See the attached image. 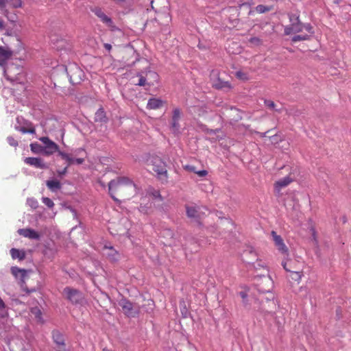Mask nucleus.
Segmentation results:
<instances>
[{"label":"nucleus","instance_id":"f257e3e1","mask_svg":"<svg viewBox=\"0 0 351 351\" xmlns=\"http://www.w3.org/2000/svg\"><path fill=\"white\" fill-rule=\"evenodd\" d=\"M276 301L273 293L269 294V297L256 300L254 305V311L272 316L276 314Z\"/></svg>","mask_w":351,"mask_h":351},{"label":"nucleus","instance_id":"f03ea898","mask_svg":"<svg viewBox=\"0 0 351 351\" xmlns=\"http://www.w3.org/2000/svg\"><path fill=\"white\" fill-rule=\"evenodd\" d=\"M134 185L133 182L128 177H118L117 179L112 180L108 183V192L110 197L115 201L119 200L115 197L117 193L123 192L126 186H132Z\"/></svg>","mask_w":351,"mask_h":351},{"label":"nucleus","instance_id":"7ed1b4c3","mask_svg":"<svg viewBox=\"0 0 351 351\" xmlns=\"http://www.w3.org/2000/svg\"><path fill=\"white\" fill-rule=\"evenodd\" d=\"M61 67L66 73L69 82L73 85L80 84L84 79V71L76 63H69Z\"/></svg>","mask_w":351,"mask_h":351},{"label":"nucleus","instance_id":"20e7f679","mask_svg":"<svg viewBox=\"0 0 351 351\" xmlns=\"http://www.w3.org/2000/svg\"><path fill=\"white\" fill-rule=\"evenodd\" d=\"M151 165L152 166V170L155 173L157 179L162 183L167 182L168 173L166 162L158 156H152Z\"/></svg>","mask_w":351,"mask_h":351},{"label":"nucleus","instance_id":"39448f33","mask_svg":"<svg viewBox=\"0 0 351 351\" xmlns=\"http://www.w3.org/2000/svg\"><path fill=\"white\" fill-rule=\"evenodd\" d=\"M118 304L121 307L123 313L129 318H135L140 314V306L136 303L132 302L127 298L122 296L118 301Z\"/></svg>","mask_w":351,"mask_h":351},{"label":"nucleus","instance_id":"423d86ee","mask_svg":"<svg viewBox=\"0 0 351 351\" xmlns=\"http://www.w3.org/2000/svg\"><path fill=\"white\" fill-rule=\"evenodd\" d=\"M254 286L259 293H271L274 287V282L269 275L260 274L254 276Z\"/></svg>","mask_w":351,"mask_h":351},{"label":"nucleus","instance_id":"0eeeda50","mask_svg":"<svg viewBox=\"0 0 351 351\" xmlns=\"http://www.w3.org/2000/svg\"><path fill=\"white\" fill-rule=\"evenodd\" d=\"M62 294L65 299L73 305L82 304L84 299L83 293L81 291L71 287H64Z\"/></svg>","mask_w":351,"mask_h":351},{"label":"nucleus","instance_id":"6e6552de","mask_svg":"<svg viewBox=\"0 0 351 351\" xmlns=\"http://www.w3.org/2000/svg\"><path fill=\"white\" fill-rule=\"evenodd\" d=\"M39 140L44 144L43 147L45 156H49L56 152H58V154L60 152L59 145L48 136H42Z\"/></svg>","mask_w":351,"mask_h":351},{"label":"nucleus","instance_id":"1a4fd4ad","mask_svg":"<svg viewBox=\"0 0 351 351\" xmlns=\"http://www.w3.org/2000/svg\"><path fill=\"white\" fill-rule=\"evenodd\" d=\"M91 12L94 13L107 27L110 28L112 31H114L118 28L114 25L112 19L107 16L99 7H94L90 9Z\"/></svg>","mask_w":351,"mask_h":351},{"label":"nucleus","instance_id":"9d476101","mask_svg":"<svg viewBox=\"0 0 351 351\" xmlns=\"http://www.w3.org/2000/svg\"><path fill=\"white\" fill-rule=\"evenodd\" d=\"M52 339L57 351H67L64 335L58 330H52Z\"/></svg>","mask_w":351,"mask_h":351},{"label":"nucleus","instance_id":"9b49d317","mask_svg":"<svg viewBox=\"0 0 351 351\" xmlns=\"http://www.w3.org/2000/svg\"><path fill=\"white\" fill-rule=\"evenodd\" d=\"M186 215L190 218L193 219L199 227L203 226V223L201 221V217L199 212V208L195 206H190L185 204Z\"/></svg>","mask_w":351,"mask_h":351},{"label":"nucleus","instance_id":"f8f14e48","mask_svg":"<svg viewBox=\"0 0 351 351\" xmlns=\"http://www.w3.org/2000/svg\"><path fill=\"white\" fill-rule=\"evenodd\" d=\"M247 254H250V255L253 256V258L252 260H249L247 258L244 259V262H245L249 265V267H248L249 269H254L256 270L261 267H264V265L261 263V261L257 262L258 261L257 254L255 252V251L253 250L252 247H248V249L246 250V252H245V256H246Z\"/></svg>","mask_w":351,"mask_h":351},{"label":"nucleus","instance_id":"ddd939ff","mask_svg":"<svg viewBox=\"0 0 351 351\" xmlns=\"http://www.w3.org/2000/svg\"><path fill=\"white\" fill-rule=\"evenodd\" d=\"M21 68L14 65L9 66L5 71L8 80L16 84H21Z\"/></svg>","mask_w":351,"mask_h":351},{"label":"nucleus","instance_id":"4468645a","mask_svg":"<svg viewBox=\"0 0 351 351\" xmlns=\"http://www.w3.org/2000/svg\"><path fill=\"white\" fill-rule=\"evenodd\" d=\"M271 235L273 238L275 246L277 250L284 255H288V248L284 243V241L280 235L277 234L276 232L272 230Z\"/></svg>","mask_w":351,"mask_h":351},{"label":"nucleus","instance_id":"2eb2a0df","mask_svg":"<svg viewBox=\"0 0 351 351\" xmlns=\"http://www.w3.org/2000/svg\"><path fill=\"white\" fill-rule=\"evenodd\" d=\"M58 156L61 157L62 160H64L67 162V168L74 164L82 165L84 162V158H75L73 157L71 154L66 153L63 151L59 152Z\"/></svg>","mask_w":351,"mask_h":351},{"label":"nucleus","instance_id":"dca6fc26","mask_svg":"<svg viewBox=\"0 0 351 351\" xmlns=\"http://www.w3.org/2000/svg\"><path fill=\"white\" fill-rule=\"evenodd\" d=\"M43 237V234L32 228H23V237L28 238L30 240L40 241Z\"/></svg>","mask_w":351,"mask_h":351},{"label":"nucleus","instance_id":"f3484780","mask_svg":"<svg viewBox=\"0 0 351 351\" xmlns=\"http://www.w3.org/2000/svg\"><path fill=\"white\" fill-rule=\"evenodd\" d=\"M24 161L36 168H39L41 169H49V165L43 162V160L41 158L38 157H27Z\"/></svg>","mask_w":351,"mask_h":351},{"label":"nucleus","instance_id":"a211bd4d","mask_svg":"<svg viewBox=\"0 0 351 351\" xmlns=\"http://www.w3.org/2000/svg\"><path fill=\"white\" fill-rule=\"evenodd\" d=\"M213 87L219 90H223L224 92H228L232 88V86L228 81L222 80L219 76L214 82Z\"/></svg>","mask_w":351,"mask_h":351},{"label":"nucleus","instance_id":"6ab92c4d","mask_svg":"<svg viewBox=\"0 0 351 351\" xmlns=\"http://www.w3.org/2000/svg\"><path fill=\"white\" fill-rule=\"evenodd\" d=\"M56 252L57 250L55 247L53 242H45V243H44L42 253L46 258L53 259Z\"/></svg>","mask_w":351,"mask_h":351},{"label":"nucleus","instance_id":"aec40b11","mask_svg":"<svg viewBox=\"0 0 351 351\" xmlns=\"http://www.w3.org/2000/svg\"><path fill=\"white\" fill-rule=\"evenodd\" d=\"M145 72L147 80V86H152L158 83L159 75L156 72L150 70L149 68L145 69Z\"/></svg>","mask_w":351,"mask_h":351},{"label":"nucleus","instance_id":"412c9836","mask_svg":"<svg viewBox=\"0 0 351 351\" xmlns=\"http://www.w3.org/2000/svg\"><path fill=\"white\" fill-rule=\"evenodd\" d=\"M303 30V23L302 22L295 23V24H290L285 27L284 34L285 35H290L291 34H295L302 32Z\"/></svg>","mask_w":351,"mask_h":351},{"label":"nucleus","instance_id":"4be33fe9","mask_svg":"<svg viewBox=\"0 0 351 351\" xmlns=\"http://www.w3.org/2000/svg\"><path fill=\"white\" fill-rule=\"evenodd\" d=\"M165 101L160 98L152 97L147 104V108L149 110H156L162 108Z\"/></svg>","mask_w":351,"mask_h":351},{"label":"nucleus","instance_id":"5701e85b","mask_svg":"<svg viewBox=\"0 0 351 351\" xmlns=\"http://www.w3.org/2000/svg\"><path fill=\"white\" fill-rule=\"evenodd\" d=\"M95 122H99L101 123H107L108 118L103 107H100L95 114Z\"/></svg>","mask_w":351,"mask_h":351},{"label":"nucleus","instance_id":"b1692460","mask_svg":"<svg viewBox=\"0 0 351 351\" xmlns=\"http://www.w3.org/2000/svg\"><path fill=\"white\" fill-rule=\"evenodd\" d=\"M12 55V52L10 50L3 47H0V65H4Z\"/></svg>","mask_w":351,"mask_h":351},{"label":"nucleus","instance_id":"393cba45","mask_svg":"<svg viewBox=\"0 0 351 351\" xmlns=\"http://www.w3.org/2000/svg\"><path fill=\"white\" fill-rule=\"evenodd\" d=\"M292 181L293 180L289 176L282 178L275 182V189L279 191L282 188L288 186Z\"/></svg>","mask_w":351,"mask_h":351},{"label":"nucleus","instance_id":"a878e982","mask_svg":"<svg viewBox=\"0 0 351 351\" xmlns=\"http://www.w3.org/2000/svg\"><path fill=\"white\" fill-rule=\"evenodd\" d=\"M47 188L52 192H56L62 187L61 182L57 179H51L46 181Z\"/></svg>","mask_w":351,"mask_h":351},{"label":"nucleus","instance_id":"bb28decb","mask_svg":"<svg viewBox=\"0 0 351 351\" xmlns=\"http://www.w3.org/2000/svg\"><path fill=\"white\" fill-rule=\"evenodd\" d=\"M23 134H35L34 125L29 121L23 119Z\"/></svg>","mask_w":351,"mask_h":351},{"label":"nucleus","instance_id":"cd10ccee","mask_svg":"<svg viewBox=\"0 0 351 351\" xmlns=\"http://www.w3.org/2000/svg\"><path fill=\"white\" fill-rule=\"evenodd\" d=\"M179 306L182 318H187L188 317H190L193 320V318L191 315V313L188 310L186 302L184 300H181L180 301Z\"/></svg>","mask_w":351,"mask_h":351},{"label":"nucleus","instance_id":"c85d7f7f","mask_svg":"<svg viewBox=\"0 0 351 351\" xmlns=\"http://www.w3.org/2000/svg\"><path fill=\"white\" fill-rule=\"evenodd\" d=\"M30 313L34 316L35 319L38 322L41 324L44 323V319L42 317V312L39 307L34 306L30 308Z\"/></svg>","mask_w":351,"mask_h":351},{"label":"nucleus","instance_id":"c756f323","mask_svg":"<svg viewBox=\"0 0 351 351\" xmlns=\"http://www.w3.org/2000/svg\"><path fill=\"white\" fill-rule=\"evenodd\" d=\"M110 252L108 253V258L111 263H117L120 258V254L116 251L113 247H110Z\"/></svg>","mask_w":351,"mask_h":351},{"label":"nucleus","instance_id":"7c9ffc66","mask_svg":"<svg viewBox=\"0 0 351 351\" xmlns=\"http://www.w3.org/2000/svg\"><path fill=\"white\" fill-rule=\"evenodd\" d=\"M117 5L124 8H130L134 3V0H112Z\"/></svg>","mask_w":351,"mask_h":351},{"label":"nucleus","instance_id":"2f4dec72","mask_svg":"<svg viewBox=\"0 0 351 351\" xmlns=\"http://www.w3.org/2000/svg\"><path fill=\"white\" fill-rule=\"evenodd\" d=\"M136 76L139 77L138 82L136 84V85L139 86H145L146 85H147V80L145 75V69L137 72Z\"/></svg>","mask_w":351,"mask_h":351},{"label":"nucleus","instance_id":"473e14b6","mask_svg":"<svg viewBox=\"0 0 351 351\" xmlns=\"http://www.w3.org/2000/svg\"><path fill=\"white\" fill-rule=\"evenodd\" d=\"M31 151L36 154L44 156V149L43 145L38 143H32L30 144Z\"/></svg>","mask_w":351,"mask_h":351},{"label":"nucleus","instance_id":"72a5a7b5","mask_svg":"<svg viewBox=\"0 0 351 351\" xmlns=\"http://www.w3.org/2000/svg\"><path fill=\"white\" fill-rule=\"evenodd\" d=\"M311 36V35H308V34L295 35L291 38V41L292 43H296V42L302 41V40H310Z\"/></svg>","mask_w":351,"mask_h":351},{"label":"nucleus","instance_id":"f704fd0d","mask_svg":"<svg viewBox=\"0 0 351 351\" xmlns=\"http://www.w3.org/2000/svg\"><path fill=\"white\" fill-rule=\"evenodd\" d=\"M271 9H272L271 6H267V5H264L262 4L258 5L255 8L256 11L259 14H263V13L269 12L270 10H271Z\"/></svg>","mask_w":351,"mask_h":351},{"label":"nucleus","instance_id":"c9c22d12","mask_svg":"<svg viewBox=\"0 0 351 351\" xmlns=\"http://www.w3.org/2000/svg\"><path fill=\"white\" fill-rule=\"evenodd\" d=\"M12 274L16 278L22 280V269L17 267H11Z\"/></svg>","mask_w":351,"mask_h":351},{"label":"nucleus","instance_id":"e433bc0d","mask_svg":"<svg viewBox=\"0 0 351 351\" xmlns=\"http://www.w3.org/2000/svg\"><path fill=\"white\" fill-rule=\"evenodd\" d=\"M264 104H265V106H267L268 108H269L272 110H274L276 112H281V109L276 108V104L273 101L269 100V99H265L264 101Z\"/></svg>","mask_w":351,"mask_h":351},{"label":"nucleus","instance_id":"4c0bfd02","mask_svg":"<svg viewBox=\"0 0 351 351\" xmlns=\"http://www.w3.org/2000/svg\"><path fill=\"white\" fill-rule=\"evenodd\" d=\"M288 16L291 24H295L301 22L300 19V15L298 14L289 13L288 14Z\"/></svg>","mask_w":351,"mask_h":351},{"label":"nucleus","instance_id":"58836bf2","mask_svg":"<svg viewBox=\"0 0 351 351\" xmlns=\"http://www.w3.org/2000/svg\"><path fill=\"white\" fill-rule=\"evenodd\" d=\"M235 76L237 77V78L243 81H247L249 80L247 73L243 72L241 71H237L235 73Z\"/></svg>","mask_w":351,"mask_h":351},{"label":"nucleus","instance_id":"ea45409f","mask_svg":"<svg viewBox=\"0 0 351 351\" xmlns=\"http://www.w3.org/2000/svg\"><path fill=\"white\" fill-rule=\"evenodd\" d=\"M27 204L33 209H36L38 207V202L34 198H27Z\"/></svg>","mask_w":351,"mask_h":351},{"label":"nucleus","instance_id":"a19ab883","mask_svg":"<svg viewBox=\"0 0 351 351\" xmlns=\"http://www.w3.org/2000/svg\"><path fill=\"white\" fill-rule=\"evenodd\" d=\"M41 199L43 203L45 204L49 208L52 209V208L54 206L53 202L49 197H43Z\"/></svg>","mask_w":351,"mask_h":351},{"label":"nucleus","instance_id":"79ce46f5","mask_svg":"<svg viewBox=\"0 0 351 351\" xmlns=\"http://www.w3.org/2000/svg\"><path fill=\"white\" fill-rule=\"evenodd\" d=\"M10 254L12 256V258L13 259L19 258V260L22 259V255L21 254L19 250L15 248H12L10 250Z\"/></svg>","mask_w":351,"mask_h":351},{"label":"nucleus","instance_id":"37998d69","mask_svg":"<svg viewBox=\"0 0 351 351\" xmlns=\"http://www.w3.org/2000/svg\"><path fill=\"white\" fill-rule=\"evenodd\" d=\"M239 295L241 297V298L243 300L242 302H243V306L245 308H247L248 304H249L248 300H247V293L245 291H240Z\"/></svg>","mask_w":351,"mask_h":351},{"label":"nucleus","instance_id":"c03bdc74","mask_svg":"<svg viewBox=\"0 0 351 351\" xmlns=\"http://www.w3.org/2000/svg\"><path fill=\"white\" fill-rule=\"evenodd\" d=\"M8 5L12 6L13 8H19L21 6V0H7Z\"/></svg>","mask_w":351,"mask_h":351},{"label":"nucleus","instance_id":"a18cd8bd","mask_svg":"<svg viewBox=\"0 0 351 351\" xmlns=\"http://www.w3.org/2000/svg\"><path fill=\"white\" fill-rule=\"evenodd\" d=\"M181 111L180 108H175L173 110V115L171 120L179 121L180 119Z\"/></svg>","mask_w":351,"mask_h":351},{"label":"nucleus","instance_id":"49530a36","mask_svg":"<svg viewBox=\"0 0 351 351\" xmlns=\"http://www.w3.org/2000/svg\"><path fill=\"white\" fill-rule=\"evenodd\" d=\"M306 29L311 35L314 34L315 32L313 26L310 23H303V29Z\"/></svg>","mask_w":351,"mask_h":351},{"label":"nucleus","instance_id":"de8ad7c7","mask_svg":"<svg viewBox=\"0 0 351 351\" xmlns=\"http://www.w3.org/2000/svg\"><path fill=\"white\" fill-rule=\"evenodd\" d=\"M23 49L25 53V58H31L34 56V51H32L30 49H26L24 44H23Z\"/></svg>","mask_w":351,"mask_h":351},{"label":"nucleus","instance_id":"09e8293b","mask_svg":"<svg viewBox=\"0 0 351 351\" xmlns=\"http://www.w3.org/2000/svg\"><path fill=\"white\" fill-rule=\"evenodd\" d=\"M151 195L154 199H158L160 201L163 200V198H162V195H160V191L158 190H154L152 192Z\"/></svg>","mask_w":351,"mask_h":351},{"label":"nucleus","instance_id":"8fccbe9b","mask_svg":"<svg viewBox=\"0 0 351 351\" xmlns=\"http://www.w3.org/2000/svg\"><path fill=\"white\" fill-rule=\"evenodd\" d=\"M171 128L174 130V132H179V130H180L179 121L171 120Z\"/></svg>","mask_w":351,"mask_h":351},{"label":"nucleus","instance_id":"3c124183","mask_svg":"<svg viewBox=\"0 0 351 351\" xmlns=\"http://www.w3.org/2000/svg\"><path fill=\"white\" fill-rule=\"evenodd\" d=\"M62 207L65 208L66 209L69 210L71 213H73L75 215H77L76 210L71 205L68 204L66 202H63L62 204Z\"/></svg>","mask_w":351,"mask_h":351},{"label":"nucleus","instance_id":"603ef678","mask_svg":"<svg viewBox=\"0 0 351 351\" xmlns=\"http://www.w3.org/2000/svg\"><path fill=\"white\" fill-rule=\"evenodd\" d=\"M291 278L295 281H299L301 279L302 274L298 271H292Z\"/></svg>","mask_w":351,"mask_h":351},{"label":"nucleus","instance_id":"864d4df0","mask_svg":"<svg viewBox=\"0 0 351 351\" xmlns=\"http://www.w3.org/2000/svg\"><path fill=\"white\" fill-rule=\"evenodd\" d=\"M197 126L201 131H202L203 132H204L206 134H209V131L210 129H209L206 125L200 123H198Z\"/></svg>","mask_w":351,"mask_h":351},{"label":"nucleus","instance_id":"5fc2aeb1","mask_svg":"<svg viewBox=\"0 0 351 351\" xmlns=\"http://www.w3.org/2000/svg\"><path fill=\"white\" fill-rule=\"evenodd\" d=\"M249 42L255 45H259L261 44V40L258 37H252L250 38Z\"/></svg>","mask_w":351,"mask_h":351},{"label":"nucleus","instance_id":"6e6d98bb","mask_svg":"<svg viewBox=\"0 0 351 351\" xmlns=\"http://www.w3.org/2000/svg\"><path fill=\"white\" fill-rule=\"evenodd\" d=\"M184 169L189 172H193L195 173L197 171L196 167L191 165H186L185 166H184Z\"/></svg>","mask_w":351,"mask_h":351},{"label":"nucleus","instance_id":"4d7b16f0","mask_svg":"<svg viewBox=\"0 0 351 351\" xmlns=\"http://www.w3.org/2000/svg\"><path fill=\"white\" fill-rule=\"evenodd\" d=\"M23 284H25L24 281ZM23 291H25L27 294H29L30 293L35 292L36 291V288L34 287L32 289H29L26 285H23Z\"/></svg>","mask_w":351,"mask_h":351},{"label":"nucleus","instance_id":"13d9d810","mask_svg":"<svg viewBox=\"0 0 351 351\" xmlns=\"http://www.w3.org/2000/svg\"><path fill=\"white\" fill-rule=\"evenodd\" d=\"M303 114L302 110H291V112H290V114L295 116V117H299Z\"/></svg>","mask_w":351,"mask_h":351},{"label":"nucleus","instance_id":"bf43d9fd","mask_svg":"<svg viewBox=\"0 0 351 351\" xmlns=\"http://www.w3.org/2000/svg\"><path fill=\"white\" fill-rule=\"evenodd\" d=\"M67 167H65L62 170H58L57 171L58 177L62 178L64 175L67 173Z\"/></svg>","mask_w":351,"mask_h":351},{"label":"nucleus","instance_id":"052dcab7","mask_svg":"<svg viewBox=\"0 0 351 351\" xmlns=\"http://www.w3.org/2000/svg\"><path fill=\"white\" fill-rule=\"evenodd\" d=\"M8 141L9 144L12 146L16 147L18 145V142L12 137H8Z\"/></svg>","mask_w":351,"mask_h":351},{"label":"nucleus","instance_id":"680f3d73","mask_svg":"<svg viewBox=\"0 0 351 351\" xmlns=\"http://www.w3.org/2000/svg\"><path fill=\"white\" fill-rule=\"evenodd\" d=\"M226 220H227L228 226H229L228 228H230L229 234H230L232 232V228H234V224L231 219H226Z\"/></svg>","mask_w":351,"mask_h":351},{"label":"nucleus","instance_id":"e2e57ef3","mask_svg":"<svg viewBox=\"0 0 351 351\" xmlns=\"http://www.w3.org/2000/svg\"><path fill=\"white\" fill-rule=\"evenodd\" d=\"M195 173L199 176V177H205L206 176H207L208 174V171L206 170H199V171H196Z\"/></svg>","mask_w":351,"mask_h":351},{"label":"nucleus","instance_id":"0e129e2a","mask_svg":"<svg viewBox=\"0 0 351 351\" xmlns=\"http://www.w3.org/2000/svg\"><path fill=\"white\" fill-rule=\"evenodd\" d=\"M84 152V149L83 148H77L73 151L71 154L73 156H77L80 155L81 153Z\"/></svg>","mask_w":351,"mask_h":351},{"label":"nucleus","instance_id":"69168bd1","mask_svg":"<svg viewBox=\"0 0 351 351\" xmlns=\"http://www.w3.org/2000/svg\"><path fill=\"white\" fill-rule=\"evenodd\" d=\"M5 310V303L0 298V315L3 316V313Z\"/></svg>","mask_w":351,"mask_h":351},{"label":"nucleus","instance_id":"338daca9","mask_svg":"<svg viewBox=\"0 0 351 351\" xmlns=\"http://www.w3.org/2000/svg\"><path fill=\"white\" fill-rule=\"evenodd\" d=\"M221 131V128H216L215 130L211 129L209 131V134H216L219 133Z\"/></svg>","mask_w":351,"mask_h":351},{"label":"nucleus","instance_id":"774afa93","mask_svg":"<svg viewBox=\"0 0 351 351\" xmlns=\"http://www.w3.org/2000/svg\"><path fill=\"white\" fill-rule=\"evenodd\" d=\"M133 53L136 56V58H135V61H134L132 62L131 66L134 65L136 61H138L140 60V55H139V53H136V51H134Z\"/></svg>","mask_w":351,"mask_h":351}]
</instances>
